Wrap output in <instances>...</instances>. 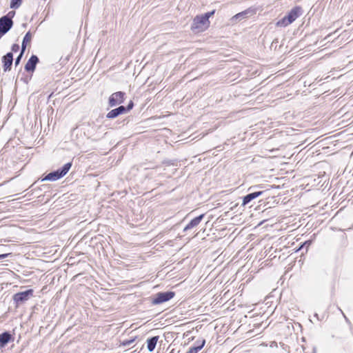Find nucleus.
<instances>
[{"label": "nucleus", "mask_w": 353, "mask_h": 353, "mask_svg": "<svg viewBox=\"0 0 353 353\" xmlns=\"http://www.w3.org/2000/svg\"><path fill=\"white\" fill-rule=\"evenodd\" d=\"M175 295L173 291L160 292L157 293L152 299L153 305H159L172 299Z\"/></svg>", "instance_id": "39448f33"}, {"label": "nucleus", "mask_w": 353, "mask_h": 353, "mask_svg": "<svg viewBox=\"0 0 353 353\" xmlns=\"http://www.w3.org/2000/svg\"><path fill=\"white\" fill-rule=\"evenodd\" d=\"M265 191L259 190L250 192L243 197H242V206H245L248 203H250L252 201L256 199L257 197L263 195Z\"/></svg>", "instance_id": "1a4fd4ad"}, {"label": "nucleus", "mask_w": 353, "mask_h": 353, "mask_svg": "<svg viewBox=\"0 0 353 353\" xmlns=\"http://www.w3.org/2000/svg\"><path fill=\"white\" fill-rule=\"evenodd\" d=\"M13 21L9 20L5 17L0 18V29L3 33H7L13 26Z\"/></svg>", "instance_id": "f8f14e48"}, {"label": "nucleus", "mask_w": 353, "mask_h": 353, "mask_svg": "<svg viewBox=\"0 0 353 353\" xmlns=\"http://www.w3.org/2000/svg\"><path fill=\"white\" fill-rule=\"evenodd\" d=\"M134 107V102L131 100L127 106H124L125 113L130 112Z\"/></svg>", "instance_id": "5701e85b"}, {"label": "nucleus", "mask_w": 353, "mask_h": 353, "mask_svg": "<svg viewBox=\"0 0 353 353\" xmlns=\"http://www.w3.org/2000/svg\"><path fill=\"white\" fill-rule=\"evenodd\" d=\"M159 338V336H154L147 339V349L149 352L155 349Z\"/></svg>", "instance_id": "2eb2a0df"}, {"label": "nucleus", "mask_w": 353, "mask_h": 353, "mask_svg": "<svg viewBox=\"0 0 353 353\" xmlns=\"http://www.w3.org/2000/svg\"><path fill=\"white\" fill-rule=\"evenodd\" d=\"M14 337L9 331H5L0 334V350L5 347L9 343L13 342Z\"/></svg>", "instance_id": "6e6552de"}, {"label": "nucleus", "mask_w": 353, "mask_h": 353, "mask_svg": "<svg viewBox=\"0 0 353 353\" xmlns=\"http://www.w3.org/2000/svg\"><path fill=\"white\" fill-rule=\"evenodd\" d=\"M135 339H125V340H123L122 342H121V345L123 346V347H128L129 345H130L134 341Z\"/></svg>", "instance_id": "412c9836"}, {"label": "nucleus", "mask_w": 353, "mask_h": 353, "mask_svg": "<svg viewBox=\"0 0 353 353\" xmlns=\"http://www.w3.org/2000/svg\"><path fill=\"white\" fill-rule=\"evenodd\" d=\"M22 3V0H11L10 7L12 9H17Z\"/></svg>", "instance_id": "dca6fc26"}, {"label": "nucleus", "mask_w": 353, "mask_h": 353, "mask_svg": "<svg viewBox=\"0 0 353 353\" xmlns=\"http://www.w3.org/2000/svg\"><path fill=\"white\" fill-rule=\"evenodd\" d=\"M39 62L38 57L32 54L28 60L25 65V70L28 72H33L37 67V64Z\"/></svg>", "instance_id": "9b49d317"}, {"label": "nucleus", "mask_w": 353, "mask_h": 353, "mask_svg": "<svg viewBox=\"0 0 353 353\" xmlns=\"http://www.w3.org/2000/svg\"><path fill=\"white\" fill-rule=\"evenodd\" d=\"M23 56V54L20 52L19 54L17 56V57L15 59V61H14L15 66H17L20 63Z\"/></svg>", "instance_id": "b1692460"}, {"label": "nucleus", "mask_w": 353, "mask_h": 353, "mask_svg": "<svg viewBox=\"0 0 353 353\" xmlns=\"http://www.w3.org/2000/svg\"><path fill=\"white\" fill-rule=\"evenodd\" d=\"M254 13H255L254 10L251 8H249L234 15L230 19V22L232 23H237L239 21H242L243 19H247L249 17L252 16L253 14H254Z\"/></svg>", "instance_id": "0eeeda50"}, {"label": "nucleus", "mask_w": 353, "mask_h": 353, "mask_svg": "<svg viewBox=\"0 0 353 353\" xmlns=\"http://www.w3.org/2000/svg\"><path fill=\"white\" fill-rule=\"evenodd\" d=\"M125 92L118 91L112 93L108 99V105L110 107H114L121 104L125 101Z\"/></svg>", "instance_id": "423d86ee"}, {"label": "nucleus", "mask_w": 353, "mask_h": 353, "mask_svg": "<svg viewBox=\"0 0 353 353\" xmlns=\"http://www.w3.org/2000/svg\"><path fill=\"white\" fill-rule=\"evenodd\" d=\"M123 114H125L124 106L120 105L108 112L105 117L107 119H112Z\"/></svg>", "instance_id": "4468645a"}, {"label": "nucleus", "mask_w": 353, "mask_h": 353, "mask_svg": "<svg viewBox=\"0 0 353 353\" xmlns=\"http://www.w3.org/2000/svg\"><path fill=\"white\" fill-rule=\"evenodd\" d=\"M214 13H215V10H213L212 11L205 12V14H201V15L204 17L205 20H206L207 21H210L209 18L210 17H212V15H214Z\"/></svg>", "instance_id": "4be33fe9"}, {"label": "nucleus", "mask_w": 353, "mask_h": 353, "mask_svg": "<svg viewBox=\"0 0 353 353\" xmlns=\"http://www.w3.org/2000/svg\"><path fill=\"white\" fill-rule=\"evenodd\" d=\"M205 214H201L194 219H192L184 228L183 232H187L188 230H190L195 227H196L201 221L203 220Z\"/></svg>", "instance_id": "ddd939ff"}, {"label": "nucleus", "mask_w": 353, "mask_h": 353, "mask_svg": "<svg viewBox=\"0 0 353 353\" xmlns=\"http://www.w3.org/2000/svg\"><path fill=\"white\" fill-rule=\"evenodd\" d=\"M3 69L4 72L10 71L13 63V54L12 52H7L2 57Z\"/></svg>", "instance_id": "9d476101"}, {"label": "nucleus", "mask_w": 353, "mask_h": 353, "mask_svg": "<svg viewBox=\"0 0 353 353\" xmlns=\"http://www.w3.org/2000/svg\"><path fill=\"white\" fill-rule=\"evenodd\" d=\"M11 50L14 52H17L19 50V46L17 43H14L12 47Z\"/></svg>", "instance_id": "a878e982"}, {"label": "nucleus", "mask_w": 353, "mask_h": 353, "mask_svg": "<svg viewBox=\"0 0 353 353\" xmlns=\"http://www.w3.org/2000/svg\"><path fill=\"white\" fill-rule=\"evenodd\" d=\"M302 14V8L299 6H296L292 8L285 17L279 20L276 26L278 27H286L293 23Z\"/></svg>", "instance_id": "f257e3e1"}, {"label": "nucleus", "mask_w": 353, "mask_h": 353, "mask_svg": "<svg viewBox=\"0 0 353 353\" xmlns=\"http://www.w3.org/2000/svg\"><path fill=\"white\" fill-rule=\"evenodd\" d=\"M314 316H315V317H316L319 321H321V319H319L318 314H316H316H314Z\"/></svg>", "instance_id": "2f4dec72"}, {"label": "nucleus", "mask_w": 353, "mask_h": 353, "mask_svg": "<svg viewBox=\"0 0 353 353\" xmlns=\"http://www.w3.org/2000/svg\"><path fill=\"white\" fill-rule=\"evenodd\" d=\"M14 14H15L14 11H10L7 14L4 15L3 17H5V18L8 19L9 20H12V18L14 17Z\"/></svg>", "instance_id": "393cba45"}, {"label": "nucleus", "mask_w": 353, "mask_h": 353, "mask_svg": "<svg viewBox=\"0 0 353 353\" xmlns=\"http://www.w3.org/2000/svg\"><path fill=\"white\" fill-rule=\"evenodd\" d=\"M339 310L341 312V313L343 314L345 319V321L347 322V323H350V321L349 319L346 317V316L343 314V311L339 308Z\"/></svg>", "instance_id": "7c9ffc66"}, {"label": "nucleus", "mask_w": 353, "mask_h": 353, "mask_svg": "<svg viewBox=\"0 0 353 353\" xmlns=\"http://www.w3.org/2000/svg\"><path fill=\"white\" fill-rule=\"evenodd\" d=\"M177 160L172 159V160H164L163 163L165 165H177Z\"/></svg>", "instance_id": "6ab92c4d"}, {"label": "nucleus", "mask_w": 353, "mask_h": 353, "mask_svg": "<svg viewBox=\"0 0 353 353\" xmlns=\"http://www.w3.org/2000/svg\"><path fill=\"white\" fill-rule=\"evenodd\" d=\"M26 46H27V43H23L22 41V43H21V53L22 54H24L25 51H26Z\"/></svg>", "instance_id": "bb28decb"}, {"label": "nucleus", "mask_w": 353, "mask_h": 353, "mask_svg": "<svg viewBox=\"0 0 353 353\" xmlns=\"http://www.w3.org/2000/svg\"><path fill=\"white\" fill-rule=\"evenodd\" d=\"M31 39H32V34L30 32V31H28L26 32V34H25V36L23 37V43H28L31 41Z\"/></svg>", "instance_id": "aec40b11"}, {"label": "nucleus", "mask_w": 353, "mask_h": 353, "mask_svg": "<svg viewBox=\"0 0 353 353\" xmlns=\"http://www.w3.org/2000/svg\"><path fill=\"white\" fill-rule=\"evenodd\" d=\"M205 340L203 339L201 341H196V343L192 346L193 347H196L197 350V352L201 350L203 346L205 345Z\"/></svg>", "instance_id": "a211bd4d"}, {"label": "nucleus", "mask_w": 353, "mask_h": 353, "mask_svg": "<svg viewBox=\"0 0 353 353\" xmlns=\"http://www.w3.org/2000/svg\"><path fill=\"white\" fill-rule=\"evenodd\" d=\"M197 350L196 347H190L188 351L186 353H197Z\"/></svg>", "instance_id": "cd10ccee"}, {"label": "nucleus", "mask_w": 353, "mask_h": 353, "mask_svg": "<svg viewBox=\"0 0 353 353\" xmlns=\"http://www.w3.org/2000/svg\"><path fill=\"white\" fill-rule=\"evenodd\" d=\"M72 165V162H68L64 164L61 168L50 172L46 174L42 179L41 181H55L63 177L70 170Z\"/></svg>", "instance_id": "f03ea898"}, {"label": "nucleus", "mask_w": 353, "mask_h": 353, "mask_svg": "<svg viewBox=\"0 0 353 353\" xmlns=\"http://www.w3.org/2000/svg\"><path fill=\"white\" fill-rule=\"evenodd\" d=\"M33 289H28L25 291L15 293L12 296V301L15 305V307H18L19 305L25 303L27 301L33 296Z\"/></svg>", "instance_id": "7ed1b4c3"}, {"label": "nucleus", "mask_w": 353, "mask_h": 353, "mask_svg": "<svg viewBox=\"0 0 353 353\" xmlns=\"http://www.w3.org/2000/svg\"><path fill=\"white\" fill-rule=\"evenodd\" d=\"M210 21L205 20L202 15L196 16L191 25V30L194 32H199L205 30L208 28Z\"/></svg>", "instance_id": "20e7f679"}, {"label": "nucleus", "mask_w": 353, "mask_h": 353, "mask_svg": "<svg viewBox=\"0 0 353 353\" xmlns=\"http://www.w3.org/2000/svg\"><path fill=\"white\" fill-rule=\"evenodd\" d=\"M261 187H262L261 185L251 186L249 188L248 190H254V189H256L258 188H261Z\"/></svg>", "instance_id": "c756f323"}, {"label": "nucleus", "mask_w": 353, "mask_h": 353, "mask_svg": "<svg viewBox=\"0 0 353 353\" xmlns=\"http://www.w3.org/2000/svg\"><path fill=\"white\" fill-rule=\"evenodd\" d=\"M312 241L311 240L305 241V242L301 243L299 247L296 249V252L302 250L305 247L306 252L307 251L308 248L311 245Z\"/></svg>", "instance_id": "f3484780"}, {"label": "nucleus", "mask_w": 353, "mask_h": 353, "mask_svg": "<svg viewBox=\"0 0 353 353\" xmlns=\"http://www.w3.org/2000/svg\"><path fill=\"white\" fill-rule=\"evenodd\" d=\"M12 253H6V254H0V259H3L7 258L9 256H11Z\"/></svg>", "instance_id": "c85d7f7f"}]
</instances>
